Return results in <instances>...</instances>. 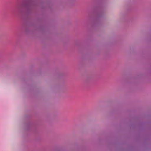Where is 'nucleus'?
<instances>
[{
  "label": "nucleus",
  "mask_w": 151,
  "mask_h": 151,
  "mask_svg": "<svg viewBox=\"0 0 151 151\" xmlns=\"http://www.w3.org/2000/svg\"><path fill=\"white\" fill-rule=\"evenodd\" d=\"M35 0H27V1L23 4L17 6V9L19 10L22 7H23L29 10L32 8L34 6Z\"/></svg>",
  "instance_id": "f257e3e1"
}]
</instances>
